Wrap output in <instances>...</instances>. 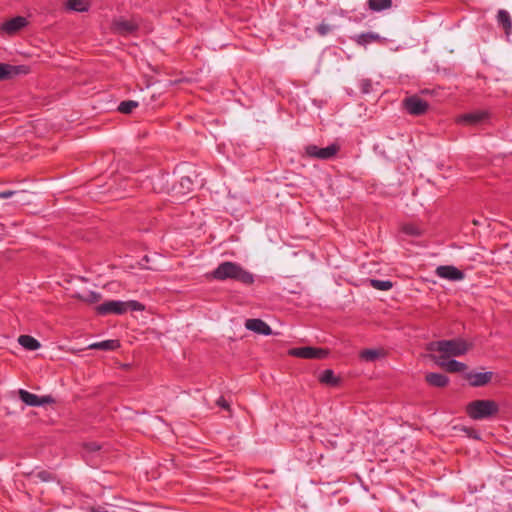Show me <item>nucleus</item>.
<instances>
[{"mask_svg":"<svg viewBox=\"0 0 512 512\" xmlns=\"http://www.w3.org/2000/svg\"><path fill=\"white\" fill-rule=\"evenodd\" d=\"M28 24V21L23 16H16L6 22H4L1 26V31L8 35H13L23 29Z\"/></svg>","mask_w":512,"mask_h":512,"instance_id":"4468645a","label":"nucleus"},{"mask_svg":"<svg viewBox=\"0 0 512 512\" xmlns=\"http://www.w3.org/2000/svg\"><path fill=\"white\" fill-rule=\"evenodd\" d=\"M120 346L118 340H104L100 342H94L88 345V349L90 350H104V351H112L117 349Z\"/></svg>","mask_w":512,"mask_h":512,"instance_id":"a211bd4d","label":"nucleus"},{"mask_svg":"<svg viewBox=\"0 0 512 512\" xmlns=\"http://www.w3.org/2000/svg\"><path fill=\"white\" fill-rule=\"evenodd\" d=\"M212 276L219 280H224V263H220L215 271H213Z\"/></svg>","mask_w":512,"mask_h":512,"instance_id":"72a5a7b5","label":"nucleus"},{"mask_svg":"<svg viewBox=\"0 0 512 512\" xmlns=\"http://www.w3.org/2000/svg\"><path fill=\"white\" fill-rule=\"evenodd\" d=\"M112 30L123 36L131 35L139 28V23L136 19H125L122 17L114 19L111 26Z\"/></svg>","mask_w":512,"mask_h":512,"instance_id":"1a4fd4ad","label":"nucleus"},{"mask_svg":"<svg viewBox=\"0 0 512 512\" xmlns=\"http://www.w3.org/2000/svg\"><path fill=\"white\" fill-rule=\"evenodd\" d=\"M100 445L95 442H89L84 445V449L88 453H95L100 450Z\"/></svg>","mask_w":512,"mask_h":512,"instance_id":"f704fd0d","label":"nucleus"},{"mask_svg":"<svg viewBox=\"0 0 512 512\" xmlns=\"http://www.w3.org/2000/svg\"><path fill=\"white\" fill-rule=\"evenodd\" d=\"M318 379H319L320 383L331 386V387H336L340 383V378L337 377L334 374V371L331 369L324 370L319 375Z\"/></svg>","mask_w":512,"mask_h":512,"instance_id":"aec40b11","label":"nucleus"},{"mask_svg":"<svg viewBox=\"0 0 512 512\" xmlns=\"http://www.w3.org/2000/svg\"><path fill=\"white\" fill-rule=\"evenodd\" d=\"M39 477L43 480V481H48L49 479V475L47 472H40L39 473Z\"/></svg>","mask_w":512,"mask_h":512,"instance_id":"e433bc0d","label":"nucleus"},{"mask_svg":"<svg viewBox=\"0 0 512 512\" xmlns=\"http://www.w3.org/2000/svg\"><path fill=\"white\" fill-rule=\"evenodd\" d=\"M436 274L440 278L448 279L451 281H460L464 279L465 274L463 271L459 270L455 266L451 265H442L437 267Z\"/></svg>","mask_w":512,"mask_h":512,"instance_id":"9b49d317","label":"nucleus"},{"mask_svg":"<svg viewBox=\"0 0 512 512\" xmlns=\"http://www.w3.org/2000/svg\"><path fill=\"white\" fill-rule=\"evenodd\" d=\"M402 231L411 236H419L421 234L420 229L413 224H406L403 226Z\"/></svg>","mask_w":512,"mask_h":512,"instance_id":"c756f323","label":"nucleus"},{"mask_svg":"<svg viewBox=\"0 0 512 512\" xmlns=\"http://www.w3.org/2000/svg\"><path fill=\"white\" fill-rule=\"evenodd\" d=\"M15 74V67L0 63V80L8 79Z\"/></svg>","mask_w":512,"mask_h":512,"instance_id":"cd10ccee","label":"nucleus"},{"mask_svg":"<svg viewBox=\"0 0 512 512\" xmlns=\"http://www.w3.org/2000/svg\"><path fill=\"white\" fill-rule=\"evenodd\" d=\"M465 412L473 420L489 419L499 412V405L494 400L480 399L469 402Z\"/></svg>","mask_w":512,"mask_h":512,"instance_id":"7ed1b4c3","label":"nucleus"},{"mask_svg":"<svg viewBox=\"0 0 512 512\" xmlns=\"http://www.w3.org/2000/svg\"><path fill=\"white\" fill-rule=\"evenodd\" d=\"M66 7L72 11L84 12L89 8V2L88 0H68Z\"/></svg>","mask_w":512,"mask_h":512,"instance_id":"b1692460","label":"nucleus"},{"mask_svg":"<svg viewBox=\"0 0 512 512\" xmlns=\"http://www.w3.org/2000/svg\"><path fill=\"white\" fill-rule=\"evenodd\" d=\"M289 355L303 359H323L328 355V351L322 348L304 346L290 349Z\"/></svg>","mask_w":512,"mask_h":512,"instance_id":"6e6552de","label":"nucleus"},{"mask_svg":"<svg viewBox=\"0 0 512 512\" xmlns=\"http://www.w3.org/2000/svg\"><path fill=\"white\" fill-rule=\"evenodd\" d=\"M19 398L26 405L32 406V407H41V406H44L46 404H50L53 402V399L50 396L39 397L38 395L33 394L24 389L19 390Z\"/></svg>","mask_w":512,"mask_h":512,"instance_id":"9d476101","label":"nucleus"},{"mask_svg":"<svg viewBox=\"0 0 512 512\" xmlns=\"http://www.w3.org/2000/svg\"><path fill=\"white\" fill-rule=\"evenodd\" d=\"M497 21L500 25H502L508 34L512 27V21L509 13L504 9H500L497 13Z\"/></svg>","mask_w":512,"mask_h":512,"instance_id":"5701e85b","label":"nucleus"},{"mask_svg":"<svg viewBox=\"0 0 512 512\" xmlns=\"http://www.w3.org/2000/svg\"><path fill=\"white\" fill-rule=\"evenodd\" d=\"M368 8L374 12H381L392 7V0H368Z\"/></svg>","mask_w":512,"mask_h":512,"instance_id":"4be33fe9","label":"nucleus"},{"mask_svg":"<svg viewBox=\"0 0 512 512\" xmlns=\"http://www.w3.org/2000/svg\"><path fill=\"white\" fill-rule=\"evenodd\" d=\"M316 31L320 36H326L331 31V26L322 22L316 27Z\"/></svg>","mask_w":512,"mask_h":512,"instance_id":"473e14b6","label":"nucleus"},{"mask_svg":"<svg viewBox=\"0 0 512 512\" xmlns=\"http://www.w3.org/2000/svg\"><path fill=\"white\" fill-rule=\"evenodd\" d=\"M136 107H138V102L133 100L122 101L118 106V111L123 114L131 113Z\"/></svg>","mask_w":512,"mask_h":512,"instance_id":"bb28decb","label":"nucleus"},{"mask_svg":"<svg viewBox=\"0 0 512 512\" xmlns=\"http://www.w3.org/2000/svg\"><path fill=\"white\" fill-rule=\"evenodd\" d=\"M369 283L371 287L380 291H388L393 287V283L389 280L370 279Z\"/></svg>","mask_w":512,"mask_h":512,"instance_id":"393cba45","label":"nucleus"},{"mask_svg":"<svg viewBox=\"0 0 512 512\" xmlns=\"http://www.w3.org/2000/svg\"><path fill=\"white\" fill-rule=\"evenodd\" d=\"M169 176L166 174L156 175L152 179V188L157 193L170 194L176 200L180 199L193 190L194 181L191 176H182L171 187L168 186Z\"/></svg>","mask_w":512,"mask_h":512,"instance_id":"f03ea898","label":"nucleus"},{"mask_svg":"<svg viewBox=\"0 0 512 512\" xmlns=\"http://www.w3.org/2000/svg\"><path fill=\"white\" fill-rule=\"evenodd\" d=\"M217 404L221 407V408H224V396L221 395L218 399H217Z\"/></svg>","mask_w":512,"mask_h":512,"instance_id":"58836bf2","label":"nucleus"},{"mask_svg":"<svg viewBox=\"0 0 512 512\" xmlns=\"http://www.w3.org/2000/svg\"><path fill=\"white\" fill-rule=\"evenodd\" d=\"M15 194H16V191H13V190L0 191V199H8Z\"/></svg>","mask_w":512,"mask_h":512,"instance_id":"c9c22d12","label":"nucleus"},{"mask_svg":"<svg viewBox=\"0 0 512 512\" xmlns=\"http://www.w3.org/2000/svg\"><path fill=\"white\" fill-rule=\"evenodd\" d=\"M225 407H226V412L230 413L231 412L230 404H229V402L227 400H226Z\"/></svg>","mask_w":512,"mask_h":512,"instance_id":"ea45409f","label":"nucleus"},{"mask_svg":"<svg viewBox=\"0 0 512 512\" xmlns=\"http://www.w3.org/2000/svg\"><path fill=\"white\" fill-rule=\"evenodd\" d=\"M488 116L489 114L485 111H473L459 116L457 122L469 126H476L485 121Z\"/></svg>","mask_w":512,"mask_h":512,"instance_id":"ddd939ff","label":"nucleus"},{"mask_svg":"<svg viewBox=\"0 0 512 512\" xmlns=\"http://www.w3.org/2000/svg\"><path fill=\"white\" fill-rule=\"evenodd\" d=\"M305 156L308 158H316L320 160H329L336 156L340 150V146L336 143L327 147L320 148L317 145L310 144L305 146Z\"/></svg>","mask_w":512,"mask_h":512,"instance_id":"423d86ee","label":"nucleus"},{"mask_svg":"<svg viewBox=\"0 0 512 512\" xmlns=\"http://www.w3.org/2000/svg\"><path fill=\"white\" fill-rule=\"evenodd\" d=\"M144 310L143 304L136 300L121 301L110 300L100 304L97 307V312L101 315L115 314L122 315L127 311H142Z\"/></svg>","mask_w":512,"mask_h":512,"instance_id":"20e7f679","label":"nucleus"},{"mask_svg":"<svg viewBox=\"0 0 512 512\" xmlns=\"http://www.w3.org/2000/svg\"><path fill=\"white\" fill-rule=\"evenodd\" d=\"M229 441L231 442V444H230V445H231L233 448H235V447H237V446L239 445V441H237L235 438L230 437V438H229Z\"/></svg>","mask_w":512,"mask_h":512,"instance_id":"4c0bfd02","label":"nucleus"},{"mask_svg":"<svg viewBox=\"0 0 512 512\" xmlns=\"http://www.w3.org/2000/svg\"><path fill=\"white\" fill-rule=\"evenodd\" d=\"M380 38V35L374 32H366L351 37L352 40H354L357 44L362 46H365L372 42H378Z\"/></svg>","mask_w":512,"mask_h":512,"instance_id":"6ab92c4d","label":"nucleus"},{"mask_svg":"<svg viewBox=\"0 0 512 512\" xmlns=\"http://www.w3.org/2000/svg\"><path fill=\"white\" fill-rule=\"evenodd\" d=\"M431 358L434 360L436 364H438L440 367L445 369V371L449 373H460L464 372L467 369V365L463 362L457 361L455 359H447V360H440L437 359V356L432 354Z\"/></svg>","mask_w":512,"mask_h":512,"instance_id":"f8f14e48","label":"nucleus"},{"mask_svg":"<svg viewBox=\"0 0 512 512\" xmlns=\"http://www.w3.org/2000/svg\"><path fill=\"white\" fill-rule=\"evenodd\" d=\"M82 299L89 302V303H97L101 299V295L98 292L95 291H88L87 293L83 294Z\"/></svg>","mask_w":512,"mask_h":512,"instance_id":"c85d7f7f","label":"nucleus"},{"mask_svg":"<svg viewBox=\"0 0 512 512\" xmlns=\"http://www.w3.org/2000/svg\"><path fill=\"white\" fill-rule=\"evenodd\" d=\"M18 343L29 351H35L40 348V342L30 335H21L18 338Z\"/></svg>","mask_w":512,"mask_h":512,"instance_id":"412c9836","label":"nucleus"},{"mask_svg":"<svg viewBox=\"0 0 512 512\" xmlns=\"http://www.w3.org/2000/svg\"><path fill=\"white\" fill-rule=\"evenodd\" d=\"M381 353L377 349H365L361 351L360 358L367 362H373L380 357Z\"/></svg>","mask_w":512,"mask_h":512,"instance_id":"a878e982","label":"nucleus"},{"mask_svg":"<svg viewBox=\"0 0 512 512\" xmlns=\"http://www.w3.org/2000/svg\"><path fill=\"white\" fill-rule=\"evenodd\" d=\"M492 377V372H469L465 375V378L472 387L485 386L491 382Z\"/></svg>","mask_w":512,"mask_h":512,"instance_id":"2eb2a0df","label":"nucleus"},{"mask_svg":"<svg viewBox=\"0 0 512 512\" xmlns=\"http://www.w3.org/2000/svg\"><path fill=\"white\" fill-rule=\"evenodd\" d=\"M403 108L413 116H421L424 115L428 108L429 104L427 101L420 98L418 95H412L406 97L402 101Z\"/></svg>","mask_w":512,"mask_h":512,"instance_id":"0eeeda50","label":"nucleus"},{"mask_svg":"<svg viewBox=\"0 0 512 512\" xmlns=\"http://www.w3.org/2000/svg\"><path fill=\"white\" fill-rule=\"evenodd\" d=\"M461 431L464 432L469 438H472L475 440H480V438H481L479 432L477 430H475L474 428L463 426L461 428Z\"/></svg>","mask_w":512,"mask_h":512,"instance_id":"7c9ffc66","label":"nucleus"},{"mask_svg":"<svg viewBox=\"0 0 512 512\" xmlns=\"http://www.w3.org/2000/svg\"><path fill=\"white\" fill-rule=\"evenodd\" d=\"M473 224H474V225H479V224H480V222H479L478 220H475V219H474V220H473Z\"/></svg>","mask_w":512,"mask_h":512,"instance_id":"a19ab883","label":"nucleus"},{"mask_svg":"<svg viewBox=\"0 0 512 512\" xmlns=\"http://www.w3.org/2000/svg\"><path fill=\"white\" fill-rule=\"evenodd\" d=\"M226 280L236 281L244 286H252L255 282V276L250 271L243 268L240 264L226 261Z\"/></svg>","mask_w":512,"mask_h":512,"instance_id":"39448f33","label":"nucleus"},{"mask_svg":"<svg viewBox=\"0 0 512 512\" xmlns=\"http://www.w3.org/2000/svg\"><path fill=\"white\" fill-rule=\"evenodd\" d=\"M472 343L461 337L453 339H443L431 341L426 345V350L432 353H438L437 359L447 360L452 357L465 355L471 348Z\"/></svg>","mask_w":512,"mask_h":512,"instance_id":"f257e3e1","label":"nucleus"},{"mask_svg":"<svg viewBox=\"0 0 512 512\" xmlns=\"http://www.w3.org/2000/svg\"><path fill=\"white\" fill-rule=\"evenodd\" d=\"M245 327H246V329L253 331L257 334H261V335H265V336L272 334L271 327L262 319H258V318L247 319L245 322Z\"/></svg>","mask_w":512,"mask_h":512,"instance_id":"dca6fc26","label":"nucleus"},{"mask_svg":"<svg viewBox=\"0 0 512 512\" xmlns=\"http://www.w3.org/2000/svg\"><path fill=\"white\" fill-rule=\"evenodd\" d=\"M360 90L363 94H368L371 92L372 83L369 79H362L359 84Z\"/></svg>","mask_w":512,"mask_h":512,"instance_id":"2f4dec72","label":"nucleus"},{"mask_svg":"<svg viewBox=\"0 0 512 512\" xmlns=\"http://www.w3.org/2000/svg\"><path fill=\"white\" fill-rule=\"evenodd\" d=\"M425 380L429 385L438 388L446 387L449 383V378L445 374L436 372L427 373Z\"/></svg>","mask_w":512,"mask_h":512,"instance_id":"f3484780","label":"nucleus"}]
</instances>
